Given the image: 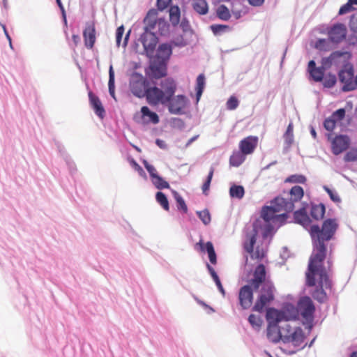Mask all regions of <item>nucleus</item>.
<instances>
[{
    "mask_svg": "<svg viewBox=\"0 0 357 357\" xmlns=\"http://www.w3.org/2000/svg\"><path fill=\"white\" fill-rule=\"evenodd\" d=\"M197 245L199 246L202 252H207L209 261L211 264H215L217 263L216 254L211 242L208 241L204 244L202 241H200L198 243H197Z\"/></svg>",
    "mask_w": 357,
    "mask_h": 357,
    "instance_id": "23",
    "label": "nucleus"
},
{
    "mask_svg": "<svg viewBox=\"0 0 357 357\" xmlns=\"http://www.w3.org/2000/svg\"><path fill=\"white\" fill-rule=\"evenodd\" d=\"M328 38L333 43H339L342 41L347 35V28L343 24H334L328 31Z\"/></svg>",
    "mask_w": 357,
    "mask_h": 357,
    "instance_id": "14",
    "label": "nucleus"
},
{
    "mask_svg": "<svg viewBox=\"0 0 357 357\" xmlns=\"http://www.w3.org/2000/svg\"><path fill=\"white\" fill-rule=\"evenodd\" d=\"M354 9L353 7H351L349 3L347 2L346 4L343 5L339 10V15H344L346 14L351 10Z\"/></svg>",
    "mask_w": 357,
    "mask_h": 357,
    "instance_id": "57",
    "label": "nucleus"
},
{
    "mask_svg": "<svg viewBox=\"0 0 357 357\" xmlns=\"http://www.w3.org/2000/svg\"><path fill=\"white\" fill-rule=\"evenodd\" d=\"M245 160V155L241 151L234 152L231 155L229 159V162L231 166L238 167L240 166Z\"/></svg>",
    "mask_w": 357,
    "mask_h": 357,
    "instance_id": "29",
    "label": "nucleus"
},
{
    "mask_svg": "<svg viewBox=\"0 0 357 357\" xmlns=\"http://www.w3.org/2000/svg\"><path fill=\"white\" fill-rule=\"evenodd\" d=\"M214 282H215V284L217 285L219 291L222 294V295H225V290L223 289V287H222V285L221 284V282H220V279L218 280H215Z\"/></svg>",
    "mask_w": 357,
    "mask_h": 357,
    "instance_id": "60",
    "label": "nucleus"
},
{
    "mask_svg": "<svg viewBox=\"0 0 357 357\" xmlns=\"http://www.w3.org/2000/svg\"><path fill=\"white\" fill-rule=\"evenodd\" d=\"M331 41L328 39H319L315 43V47L321 51H327L331 48Z\"/></svg>",
    "mask_w": 357,
    "mask_h": 357,
    "instance_id": "39",
    "label": "nucleus"
},
{
    "mask_svg": "<svg viewBox=\"0 0 357 357\" xmlns=\"http://www.w3.org/2000/svg\"><path fill=\"white\" fill-rule=\"evenodd\" d=\"M306 178L303 175L294 174L286 178L285 182L294 183H304Z\"/></svg>",
    "mask_w": 357,
    "mask_h": 357,
    "instance_id": "43",
    "label": "nucleus"
},
{
    "mask_svg": "<svg viewBox=\"0 0 357 357\" xmlns=\"http://www.w3.org/2000/svg\"><path fill=\"white\" fill-rule=\"evenodd\" d=\"M324 189L328 194V195L332 201H333L334 202H336V203L340 202L341 199H340V196L337 193V192L330 189L327 186H324Z\"/></svg>",
    "mask_w": 357,
    "mask_h": 357,
    "instance_id": "46",
    "label": "nucleus"
},
{
    "mask_svg": "<svg viewBox=\"0 0 357 357\" xmlns=\"http://www.w3.org/2000/svg\"><path fill=\"white\" fill-rule=\"evenodd\" d=\"M268 311L278 312L279 314V321L281 322H288L291 320H295L298 317V307H296L294 305L290 303L285 304L280 310L271 308Z\"/></svg>",
    "mask_w": 357,
    "mask_h": 357,
    "instance_id": "13",
    "label": "nucleus"
},
{
    "mask_svg": "<svg viewBox=\"0 0 357 357\" xmlns=\"http://www.w3.org/2000/svg\"><path fill=\"white\" fill-rule=\"evenodd\" d=\"M197 214L204 225H207L211 222V215L207 209L197 211Z\"/></svg>",
    "mask_w": 357,
    "mask_h": 357,
    "instance_id": "41",
    "label": "nucleus"
},
{
    "mask_svg": "<svg viewBox=\"0 0 357 357\" xmlns=\"http://www.w3.org/2000/svg\"><path fill=\"white\" fill-rule=\"evenodd\" d=\"M248 321L251 326L256 330H259L262 324V319L260 317L255 314H250L248 317Z\"/></svg>",
    "mask_w": 357,
    "mask_h": 357,
    "instance_id": "40",
    "label": "nucleus"
},
{
    "mask_svg": "<svg viewBox=\"0 0 357 357\" xmlns=\"http://www.w3.org/2000/svg\"><path fill=\"white\" fill-rule=\"evenodd\" d=\"M124 33V27L123 26H121L117 28L116 32V43L118 47L120 46L121 41L122 39V36Z\"/></svg>",
    "mask_w": 357,
    "mask_h": 357,
    "instance_id": "52",
    "label": "nucleus"
},
{
    "mask_svg": "<svg viewBox=\"0 0 357 357\" xmlns=\"http://www.w3.org/2000/svg\"><path fill=\"white\" fill-rule=\"evenodd\" d=\"M323 84L326 88H331L333 87L335 84L336 83V77L334 75L328 74L326 76H324V78L322 79Z\"/></svg>",
    "mask_w": 357,
    "mask_h": 357,
    "instance_id": "42",
    "label": "nucleus"
},
{
    "mask_svg": "<svg viewBox=\"0 0 357 357\" xmlns=\"http://www.w3.org/2000/svg\"><path fill=\"white\" fill-rule=\"evenodd\" d=\"M294 218L296 223L301 225L304 227H308L311 223V220L308 216L305 207H302L295 211L294 213Z\"/></svg>",
    "mask_w": 357,
    "mask_h": 357,
    "instance_id": "22",
    "label": "nucleus"
},
{
    "mask_svg": "<svg viewBox=\"0 0 357 357\" xmlns=\"http://www.w3.org/2000/svg\"><path fill=\"white\" fill-rule=\"evenodd\" d=\"M140 41L143 45L144 51L146 52V54L149 56L151 55L153 53L157 45L158 38L149 28V26H145L144 32L140 37Z\"/></svg>",
    "mask_w": 357,
    "mask_h": 357,
    "instance_id": "10",
    "label": "nucleus"
},
{
    "mask_svg": "<svg viewBox=\"0 0 357 357\" xmlns=\"http://www.w3.org/2000/svg\"><path fill=\"white\" fill-rule=\"evenodd\" d=\"M310 74L313 80H314L315 82H321L322 81L324 76V67H319L312 69L310 72Z\"/></svg>",
    "mask_w": 357,
    "mask_h": 357,
    "instance_id": "34",
    "label": "nucleus"
},
{
    "mask_svg": "<svg viewBox=\"0 0 357 357\" xmlns=\"http://www.w3.org/2000/svg\"><path fill=\"white\" fill-rule=\"evenodd\" d=\"M194 298L195 299V301H197V303L198 304H199L200 305L203 306L205 309L207 310V313L208 314H211L213 312H215V310H213V308H212L211 307H210L209 305H208L206 303H204V301L199 300L197 297L196 296H194Z\"/></svg>",
    "mask_w": 357,
    "mask_h": 357,
    "instance_id": "54",
    "label": "nucleus"
},
{
    "mask_svg": "<svg viewBox=\"0 0 357 357\" xmlns=\"http://www.w3.org/2000/svg\"><path fill=\"white\" fill-rule=\"evenodd\" d=\"M151 76L153 78L159 79L167 74L166 62L154 59L150 64Z\"/></svg>",
    "mask_w": 357,
    "mask_h": 357,
    "instance_id": "17",
    "label": "nucleus"
},
{
    "mask_svg": "<svg viewBox=\"0 0 357 357\" xmlns=\"http://www.w3.org/2000/svg\"><path fill=\"white\" fill-rule=\"evenodd\" d=\"M89 98L90 105L93 109L96 114L100 119H103L105 114V111L98 97L94 95L91 91H89Z\"/></svg>",
    "mask_w": 357,
    "mask_h": 357,
    "instance_id": "21",
    "label": "nucleus"
},
{
    "mask_svg": "<svg viewBox=\"0 0 357 357\" xmlns=\"http://www.w3.org/2000/svg\"><path fill=\"white\" fill-rule=\"evenodd\" d=\"M314 68H317L315 62L313 60L310 61V62L308 63V70H309V72H310L311 70L314 69Z\"/></svg>",
    "mask_w": 357,
    "mask_h": 357,
    "instance_id": "64",
    "label": "nucleus"
},
{
    "mask_svg": "<svg viewBox=\"0 0 357 357\" xmlns=\"http://www.w3.org/2000/svg\"><path fill=\"white\" fill-rule=\"evenodd\" d=\"M218 17L223 20H228L231 15L229 9L225 5H220L217 9Z\"/></svg>",
    "mask_w": 357,
    "mask_h": 357,
    "instance_id": "38",
    "label": "nucleus"
},
{
    "mask_svg": "<svg viewBox=\"0 0 357 357\" xmlns=\"http://www.w3.org/2000/svg\"><path fill=\"white\" fill-rule=\"evenodd\" d=\"M345 116V109L343 108L338 109L334 112L331 116L336 122H338L344 119Z\"/></svg>",
    "mask_w": 357,
    "mask_h": 357,
    "instance_id": "48",
    "label": "nucleus"
},
{
    "mask_svg": "<svg viewBox=\"0 0 357 357\" xmlns=\"http://www.w3.org/2000/svg\"><path fill=\"white\" fill-rule=\"evenodd\" d=\"M349 40L350 43L355 44L357 42V34L353 33Z\"/></svg>",
    "mask_w": 357,
    "mask_h": 357,
    "instance_id": "63",
    "label": "nucleus"
},
{
    "mask_svg": "<svg viewBox=\"0 0 357 357\" xmlns=\"http://www.w3.org/2000/svg\"><path fill=\"white\" fill-rule=\"evenodd\" d=\"M350 57V53L347 51H335L328 57L324 58L322 59V64L326 67L331 65H344L349 61Z\"/></svg>",
    "mask_w": 357,
    "mask_h": 357,
    "instance_id": "11",
    "label": "nucleus"
},
{
    "mask_svg": "<svg viewBox=\"0 0 357 357\" xmlns=\"http://www.w3.org/2000/svg\"><path fill=\"white\" fill-rule=\"evenodd\" d=\"M109 93L110 96L116 99L115 97V84H114V72L111 65L109 69V82H108Z\"/></svg>",
    "mask_w": 357,
    "mask_h": 357,
    "instance_id": "32",
    "label": "nucleus"
},
{
    "mask_svg": "<svg viewBox=\"0 0 357 357\" xmlns=\"http://www.w3.org/2000/svg\"><path fill=\"white\" fill-rule=\"evenodd\" d=\"M282 337L284 343H291L300 347L303 343L305 335L301 327L292 326L289 322H282Z\"/></svg>",
    "mask_w": 357,
    "mask_h": 357,
    "instance_id": "6",
    "label": "nucleus"
},
{
    "mask_svg": "<svg viewBox=\"0 0 357 357\" xmlns=\"http://www.w3.org/2000/svg\"><path fill=\"white\" fill-rule=\"evenodd\" d=\"M205 84V77L203 74H200L197 78L196 95L197 100L202 96Z\"/></svg>",
    "mask_w": 357,
    "mask_h": 357,
    "instance_id": "36",
    "label": "nucleus"
},
{
    "mask_svg": "<svg viewBox=\"0 0 357 357\" xmlns=\"http://www.w3.org/2000/svg\"><path fill=\"white\" fill-rule=\"evenodd\" d=\"M303 195V188L295 185L284 197H277L271 201L270 206L262 208L261 219H257L253 222L252 228L247 232L243 243L245 250L251 255L252 258L259 259L264 257V250L259 247H257L256 251L253 252L259 232H261L264 238L272 235L275 227H279L286 221L287 213L294 209L295 204L301 201Z\"/></svg>",
    "mask_w": 357,
    "mask_h": 357,
    "instance_id": "1",
    "label": "nucleus"
},
{
    "mask_svg": "<svg viewBox=\"0 0 357 357\" xmlns=\"http://www.w3.org/2000/svg\"><path fill=\"white\" fill-rule=\"evenodd\" d=\"M227 28H228V26H225V25L218 24V25H212L211 26V29L215 34H218L221 31H223L224 30H225Z\"/></svg>",
    "mask_w": 357,
    "mask_h": 357,
    "instance_id": "56",
    "label": "nucleus"
},
{
    "mask_svg": "<svg viewBox=\"0 0 357 357\" xmlns=\"http://www.w3.org/2000/svg\"><path fill=\"white\" fill-rule=\"evenodd\" d=\"M336 123L337 122L331 116H329L325 119L324 122V127L328 131H333L335 127Z\"/></svg>",
    "mask_w": 357,
    "mask_h": 357,
    "instance_id": "47",
    "label": "nucleus"
},
{
    "mask_svg": "<svg viewBox=\"0 0 357 357\" xmlns=\"http://www.w3.org/2000/svg\"><path fill=\"white\" fill-rule=\"evenodd\" d=\"M252 287L250 285H245L239 291V303L243 309H248L252 305L253 298Z\"/></svg>",
    "mask_w": 357,
    "mask_h": 357,
    "instance_id": "16",
    "label": "nucleus"
},
{
    "mask_svg": "<svg viewBox=\"0 0 357 357\" xmlns=\"http://www.w3.org/2000/svg\"><path fill=\"white\" fill-rule=\"evenodd\" d=\"M245 195V190L242 185L233 184L229 188V195L231 198L241 199Z\"/></svg>",
    "mask_w": 357,
    "mask_h": 357,
    "instance_id": "28",
    "label": "nucleus"
},
{
    "mask_svg": "<svg viewBox=\"0 0 357 357\" xmlns=\"http://www.w3.org/2000/svg\"><path fill=\"white\" fill-rule=\"evenodd\" d=\"M1 26H2V28H3V31H4L5 34L6 36V38H8V40L9 41L10 46L12 47L11 38L9 36V34H8L7 30H6V26L4 24H1Z\"/></svg>",
    "mask_w": 357,
    "mask_h": 357,
    "instance_id": "61",
    "label": "nucleus"
},
{
    "mask_svg": "<svg viewBox=\"0 0 357 357\" xmlns=\"http://www.w3.org/2000/svg\"><path fill=\"white\" fill-rule=\"evenodd\" d=\"M181 26L182 27L183 31H186L189 26L188 22L183 20L181 23Z\"/></svg>",
    "mask_w": 357,
    "mask_h": 357,
    "instance_id": "62",
    "label": "nucleus"
},
{
    "mask_svg": "<svg viewBox=\"0 0 357 357\" xmlns=\"http://www.w3.org/2000/svg\"><path fill=\"white\" fill-rule=\"evenodd\" d=\"M349 27L351 31L354 33L357 34V17H352L349 22Z\"/></svg>",
    "mask_w": 357,
    "mask_h": 357,
    "instance_id": "55",
    "label": "nucleus"
},
{
    "mask_svg": "<svg viewBox=\"0 0 357 357\" xmlns=\"http://www.w3.org/2000/svg\"><path fill=\"white\" fill-rule=\"evenodd\" d=\"M192 6L194 10L199 15H206L208 11V3L205 0H194Z\"/></svg>",
    "mask_w": 357,
    "mask_h": 357,
    "instance_id": "25",
    "label": "nucleus"
},
{
    "mask_svg": "<svg viewBox=\"0 0 357 357\" xmlns=\"http://www.w3.org/2000/svg\"><path fill=\"white\" fill-rule=\"evenodd\" d=\"M279 314L276 311H267L266 319L268 322L267 327V337L273 343H278L282 341V323L279 321Z\"/></svg>",
    "mask_w": 357,
    "mask_h": 357,
    "instance_id": "7",
    "label": "nucleus"
},
{
    "mask_svg": "<svg viewBox=\"0 0 357 357\" xmlns=\"http://www.w3.org/2000/svg\"><path fill=\"white\" fill-rule=\"evenodd\" d=\"M332 151L335 155H339L347 149L350 144V139L348 136L340 135L332 141Z\"/></svg>",
    "mask_w": 357,
    "mask_h": 357,
    "instance_id": "15",
    "label": "nucleus"
},
{
    "mask_svg": "<svg viewBox=\"0 0 357 357\" xmlns=\"http://www.w3.org/2000/svg\"><path fill=\"white\" fill-rule=\"evenodd\" d=\"M239 102L234 96H231L227 102V108L230 110L236 109L238 106Z\"/></svg>",
    "mask_w": 357,
    "mask_h": 357,
    "instance_id": "49",
    "label": "nucleus"
},
{
    "mask_svg": "<svg viewBox=\"0 0 357 357\" xmlns=\"http://www.w3.org/2000/svg\"><path fill=\"white\" fill-rule=\"evenodd\" d=\"M293 123H290L287 128L286 132L283 135V138L284 139V150H287L291 146L294 142V134H293Z\"/></svg>",
    "mask_w": 357,
    "mask_h": 357,
    "instance_id": "26",
    "label": "nucleus"
},
{
    "mask_svg": "<svg viewBox=\"0 0 357 357\" xmlns=\"http://www.w3.org/2000/svg\"><path fill=\"white\" fill-rule=\"evenodd\" d=\"M154 88L153 86L148 87L146 80L139 73H133L130 79V89L132 93L138 98L146 96L148 97V91Z\"/></svg>",
    "mask_w": 357,
    "mask_h": 357,
    "instance_id": "8",
    "label": "nucleus"
},
{
    "mask_svg": "<svg viewBox=\"0 0 357 357\" xmlns=\"http://www.w3.org/2000/svg\"><path fill=\"white\" fill-rule=\"evenodd\" d=\"M266 269L263 264L258 265L255 270L253 278L251 280V286L257 289L263 284L261 294L252 310L261 312L264 307L274 298V287L269 281H266Z\"/></svg>",
    "mask_w": 357,
    "mask_h": 357,
    "instance_id": "4",
    "label": "nucleus"
},
{
    "mask_svg": "<svg viewBox=\"0 0 357 357\" xmlns=\"http://www.w3.org/2000/svg\"><path fill=\"white\" fill-rule=\"evenodd\" d=\"M155 144L162 149H167V144L162 139H157L155 141Z\"/></svg>",
    "mask_w": 357,
    "mask_h": 357,
    "instance_id": "59",
    "label": "nucleus"
},
{
    "mask_svg": "<svg viewBox=\"0 0 357 357\" xmlns=\"http://www.w3.org/2000/svg\"><path fill=\"white\" fill-rule=\"evenodd\" d=\"M213 173H214V168L211 167L210 171L208 174V176H207V178L202 185V191H203V193L205 195H206V192L209 190L210 184H211V180H212L213 176Z\"/></svg>",
    "mask_w": 357,
    "mask_h": 357,
    "instance_id": "44",
    "label": "nucleus"
},
{
    "mask_svg": "<svg viewBox=\"0 0 357 357\" xmlns=\"http://www.w3.org/2000/svg\"><path fill=\"white\" fill-rule=\"evenodd\" d=\"M339 79L344 84L342 90L343 91H350L353 89H348L349 84L354 83V70L352 67L341 70L339 73Z\"/></svg>",
    "mask_w": 357,
    "mask_h": 357,
    "instance_id": "19",
    "label": "nucleus"
},
{
    "mask_svg": "<svg viewBox=\"0 0 357 357\" xmlns=\"http://www.w3.org/2000/svg\"><path fill=\"white\" fill-rule=\"evenodd\" d=\"M84 43L88 49H91L96 42V30L93 24H87L84 30Z\"/></svg>",
    "mask_w": 357,
    "mask_h": 357,
    "instance_id": "20",
    "label": "nucleus"
},
{
    "mask_svg": "<svg viewBox=\"0 0 357 357\" xmlns=\"http://www.w3.org/2000/svg\"><path fill=\"white\" fill-rule=\"evenodd\" d=\"M172 0H157L158 10H163L167 8Z\"/></svg>",
    "mask_w": 357,
    "mask_h": 357,
    "instance_id": "53",
    "label": "nucleus"
},
{
    "mask_svg": "<svg viewBox=\"0 0 357 357\" xmlns=\"http://www.w3.org/2000/svg\"><path fill=\"white\" fill-rule=\"evenodd\" d=\"M130 162L132 167L139 173L141 176H146V173L142 167L139 165V164L134 159H131Z\"/></svg>",
    "mask_w": 357,
    "mask_h": 357,
    "instance_id": "51",
    "label": "nucleus"
},
{
    "mask_svg": "<svg viewBox=\"0 0 357 357\" xmlns=\"http://www.w3.org/2000/svg\"><path fill=\"white\" fill-rule=\"evenodd\" d=\"M155 199L165 211H169V202L166 195L163 192H158L155 195Z\"/></svg>",
    "mask_w": 357,
    "mask_h": 357,
    "instance_id": "35",
    "label": "nucleus"
},
{
    "mask_svg": "<svg viewBox=\"0 0 357 357\" xmlns=\"http://www.w3.org/2000/svg\"><path fill=\"white\" fill-rule=\"evenodd\" d=\"M317 270L312 272L308 268V273H306L307 284L310 287H313L316 284L315 275H319V284L320 287L316 288L312 293V297L319 303H324L326 300V294L323 289L331 287V282L328 279V275L324 268L322 263L317 264Z\"/></svg>",
    "mask_w": 357,
    "mask_h": 357,
    "instance_id": "5",
    "label": "nucleus"
},
{
    "mask_svg": "<svg viewBox=\"0 0 357 357\" xmlns=\"http://www.w3.org/2000/svg\"><path fill=\"white\" fill-rule=\"evenodd\" d=\"M169 20L173 26H176L180 21V9L178 6H171L169 8Z\"/></svg>",
    "mask_w": 357,
    "mask_h": 357,
    "instance_id": "30",
    "label": "nucleus"
},
{
    "mask_svg": "<svg viewBox=\"0 0 357 357\" xmlns=\"http://www.w3.org/2000/svg\"><path fill=\"white\" fill-rule=\"evenodd\" d=\"M172 192L174 196V198L175 199V200L176 202L178 209L179 211H182L185 213H187L188 206L185 202V200L183 199V197L176 190H172Z\"/></svg>",
    "mask_w": 357,
    "mask_h": 357,
    "instance_id": "31",
    "label": "nucleus"
},
{
    "mask_svg": "<svg viewBox=\"0 0 357 357\" xmlns=\"http://www.w3.org/2000/svg\"><path fill=\"white\" fill-rule=\"evenodd\" d=\"M325 213V206L322 204L312 205L310 211L311 216L314 220L322 219Z\"/></svg>",
    "mask_w": 357,
    "mask_h": 357,
    "instance_id": "27",
    "label": "nucleus"
},
{
    "mask_svg": "<svg viewBox=\"0 0 357 357\" xmlns=\"http://www.w3.org/2000/svg\"><path fill=\"white\" fill-rule=\"evenodd\" d=\"M338 225L335 219H327L324 221L322 227L312 225L310 235L313 241V252L309 261V269L312 272L317 270V264L323 262L326 257V248L324 241L331 240L335 234Z\"/></svg>",
    "mask_w": 357,
    "mask_h": 357,
    "instance_id": "3",
    "label": "nucleus"
},
{
    "mask_svg": "<svg viewBox=\"0 0 357 357\" xmlns=\"http://www.w3.org/2000/svg\"><path fill=\"white\" fill-rule=\"evenodd\" d=\"M345 162L357 161V149H352L348 151L344 158Z\"/></svg>",
    "mask_w": 357,
    "mask_h": 357,
    "instance_id": "45",
    "label": "nucleus"
},
{
    "mask_svg": "<svg viewBox=\"0 0 357 357\" xmlns=\"http://www.w3.org/2000/svg\"><path fill=\"white\" fill-rule=\"evenodd\" d=\"M153 184L158 189L169 188V183L165 181L161 176L157 175L155 177L151 178Z\"/></svg>",
    "mask_w": 357,
    "mask_h": 357,
    "instance_id": "37",
    "label": "nucleus"
},
{
    "mask_svg": "<svg viewBox=\"0 0 357 357\" xmlns=\"http://www.w3.org/2000/svg\"><path fill=\"white\" fill-rule=\"evenodd\" d=\"M258 137L255 136H249L240 142V151L245 155L251 154L257 146Z\"/></svg>",
    "mask_w": 357,
    "mask_h": 357,
    "instance_id": "18",
    "label": "nucleus"
},
{
    "mask_svg": "<svg viewBox=\"0 0 357 357\" xmlns=\"http://www.w3.org/2000/svg\"><path fill=\"white\" fill-rule=\"evenodd\" d=\"M249 3L253 6H261L264 0H248Z\"/></svg>",
    "mask_w": 357,
    "mask_h": 357,
    "instance_id": "58",
    "label": "nucleus"
},
{
    "mask_svg": "<svg viewBox=\"0 0 357 357\" xmlns=\"http://www.w3.org/2000/svg\"><path fill=\"white\" fill-rule=\"evenodd\" d=\"M298 315L301 314L304 319V324L308 325L309 329L312 327L313 314L314 306L310 297L304 296L298 303Z\"/></svg>",
    "mask_w": 357,
    "mask_h": 357,
    "instance_id": "9",
    "label": "nucleus"
},
{
    "mask_svg": "<svg viewBox=\"0 0 357 357\" xmlns=\"http://www.w3.org/2000/svg\"><path fill=\"white\" fill-rule=\"evenodd\" d=\"M141 112L144 116L149 117V119L152 123L156 124L159 122V117L158 114L153 112H151L148 107H142L141 109Z\"/></svg>",
    "mask_w": 357,
    "mask_h": 357,
    "instance_id": "33",
    "label": "nucleus"
},
{
    "mask_svg": "<svg viewBox=\"0 0 357 357\" xmlns=\"http://www.w3.org/2000/svg\"><path fill=\"white\" fill-rule=\"evenodd\" d=\"M172 52V46L168 43H163L159 45L157 50V59L167 62Z\"/></svg>",
    "mask_w": 357,
    "mask_h": 357,
    "instance_id": "24",
    "label": "nucleus"
},
{
    "mask_svg": "<svg viewBox=\"0 0 357 357\" xmlns=\"http://www.w3.org/2000/svg\"><path fill=\"white\" fill-rule=\"evenodd\" d=\"M143 164L149 173L151 178H154L158 175L155 168L152 165H150L146 160H144Z\"/></svg>",
    "mask_w": 357,
    "mask_h": 357,
    "instance_id": "50",
    "label": "nucleus"
},
{
    "mask_svg": "<svg viewBox=\"0 0 357 357\" xmlns=\"http://www.w3.org/2000/svg\"><path fill=\"white\" fill-rule=\"evenodd\" d=\"M176 84L172 78H165L155 83L154 88L148 91L147 102L151 105H167L172 114H182L186 107L188 99L183 95L174 96Z\"/></svg>",
    "mask_w": 357,
    "mask_h": 357,
    "instance_id": "2",
    "label": "nucleus"
},
{
    "mask_svg": "<svg viewBox=\"0 0 357 357\" xmlns=\"http://www.w3.org/2000/svg\"><path fill=\"white\" fill-rule=\"evenodd\" d=\"M155 15V11L150 10L144 20V22L147 24V26L153 31L158 28V32L162 36H165L169 32V24L163 19H158V20H152V16Z\"/></svg>",
    "mask_w": 357,
    "mask_h": 357,
    "instance_id": "12",
    "label": "nucleus"
}]
</instances>
